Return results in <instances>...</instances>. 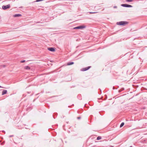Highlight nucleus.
I'll use <instances>...</instances> for the list:
<instances>
[{"label": "nucleus", "mask_w": 147, "mask_h": 147, "mask_svg": "<svg viewBox=\"0 0 147 147\" xmlns=\"http://www.w3.org/2000/svg\"><path fill=\"white\" fill-rule=\"evenodd\" d=\"M133 0H126V1L127 2H131Z\"/></svg>", "instance_id": "2eb2a0df"}, {"label": "nucleus", "mask_w": 147, "mask_h": 147, "mask_svg": "<svg viewBox=\"0 0 147 147\" xmlns=\"http://www.w3.org/2000/svg\"><path fill=\"white\" fill-rule=\"evenodd\" d=\"M124 90V88H121V89L119 90L118 92H120L122 91L123 90Z\"/></svg>", "instance_id": "9b49d317"}, {"label": "nucleus", "mask_w": 147, "mask_h": 147, "mask_svg": "<svg viewBox=\"0 0 147 147\" xmlns=\"http://www.w3.org/2000/svg\"><path fill=\"white\" fill-rule=\"evenodd\" d=\"M7 91L6 90H3V91L2 92V95H3L5 94H6L7 93Z\"/></svg>", "instance_id": "0eeeda50"}, {"label": "nucleus", "mask_w": 147, "mask_h": 147, "mask_svg": "<svg viewBox=\"0 0 147 147\" xmlns=\"http://www.w3.org/2000/svg\"><path fill=\"white\" fill-rule=\"evenodd\" d=\"M113 8H117V7L116 6H114Z\"/></svg>", "instance_id": "a211bd4d"}, {"label": "nucleus", "mask_w": 147, "mask_h": 147, "mask_svg": "<svg viewBox=\"0 0 147 147\" xmlns=\"http://www.w3.org/2000/svg\"><path fill=\"white\" fill-rule=\"evenodd\" d=\"M13 136V135H11V136H9V137H12V136Z\"/></svg>", "instance_id": "6ab92c4d"}, {"label": "nucleus", "mask_w": 147, "mask_h": 147, "mask_svg": "<svg viewBox=\"0 0 147 147\" xmlns=\"http://www.w3.org/2000/svg\"><path fill=\"white\" fill-rule=\"evenodd\" d=\"M81 117H77V118L78 119H81Z\"/></svg>", "instance_id": "f3484780"}, {"label": "nucleus", "mask_w": 147, "mask_h": 147, "mask_svg": "<svg viewBox=\"0 0 147 147\" xmlns=\"http://www.w3.org/2000/svg\"><path fill=\"white\" fill-rule=\"evenodd\" d=\"M101 139V137L100 136H98L97 138V140H99Z\"/></svg>", "instance_id": "ddd939ff"}, {"label": "nucleus", "mask_w": 147, "mask_h": 147, "mask_svg": "<svg viewBox=\"0 0 147 147\" xmlns=\"http://www.w3.org/2000/svg\"><path fill=\"white\" fill-rule=\"evenodd\" d=\"M124 124V122H122L120 126V127H123Z\"/></svg>", "instance_id": "f8f14e48"}, {"label": "nucleus", "mask_w": 147, "mask_h": 147, "mask_svg": "<svg viewBox=\"0 0 147 147\" xmlns=\"http://www.w3.org/2000/svg\"><path fill=\"white\" fill-rule=\"evenodd\" d=\"M24 69H26L29 70L30 69V68L28 66H26L25 67Z\"/></svg>", "instance_id": "9d476101"}, {"label": "nucleus", "mask_w": 147, "mask_h": 147, "mask_svg": "<svg viewBox=\"0 0 147 147\" xmlns=\"http://www.w3.org/2000/svg\"><path fill=\"white\" fill-rule=\"evenodd\" d=\"M89 13L90 14H93V13H97L96 12H89Z\"/></svg>", "instance_id": "4468645a"}, {"label": "nucleus", "mask_w": 147, "mask_h": 147, "mask_svg": "<svg viewBox=\"0 0 147 147\" xmlns=\"http://www.w3.org/2000/svg\"><path fill=\"white\" fill-rule=\"evenodd\" d=\"M3 131V132H4V133H5V131Z\"/></svg>", "instance_id": "4be33fe9"}, {"label": "nucleus", "mask_w": 147, "mask_h": 147, "mask_svg": "<svg viewBox=\"0 0 147 147\" xmlns=\"http://www.w3.org/2000/svg\"><path fill=\"white\" fill-rule=\"evenodd\" d=\"M3 67H5V65H3Z\"/></svg>", "instance_id": "412c9836"}, {"label": "nucleus", "mask_w": 147, "mask_h": 147, "mask_svg": "<svg viewBox=\"0 0 147 147\" xmlns=\"http://www.w3.org/2000/svg\"><path fill=\"white\" fill-rule=\"evenodd\" d=\"M25 61V60H24L21 61V63H24Z\"/></svg>", "instance_id": "dca6fc26"}, {"label": "nucleus", "mask_w": 147, "mask_h": 147, "mask_svg": "<svg viewBox=\"0 0 147 147\" xmlns=\"http://www.w3.org/2000/svg\"><path fill=\"white\" fill-rule=\"evenodd\" d=\"M121 6L123 7H132V6L131 5L123 4L121 5Z\"/></svg>", "instance_id": "20e7f679"}, {"label": "nucleus", "mask_w": 147, "mask_h": 147, "mask_svg": "<svg viewBox=\"0 0 147 147\" xmlns=\"http://www.w3.org/2000/svg\"><path fill=\"white\" fill-rule=\"evenodd\" d=\"M0 88H2V87L0 86Z\"/></svg>", "instance_id": "5701e85b"}, {"label": "nucleus", "mask_w": 147, "mask_h": 147, "mask_svg": "<svg viewBox=\"0 0 147 147\" xmlns=\"http://www.w3.org/2000/svg\"><path fill=\"white\" fill-rule=\"evenodd\" d=\"M10 7V4L7 5H3L2 6V9L3 10H6L7 9H9Z\"/></svg>", "instance_id": "f03ea898"}, {"label": "nucleus", "mask_w": 147, "mask_h": 147, "mask_svg": "<svg viewBox=\"0 0 147 147\" xmlns=\"http://www.w3.org/2000/svg\"><path fill=\"white\" fill-rule=\"evenodd\" d=\"M74 63L73 62H69L67 63V65H70L73 64Z\"/></svg>", "instance_id": "1a4fd4ad"}, {"label": "nucleus", "mask_w": 147, "mask_h": 147, "mask_svg": "<svg viewBox=\"0 0 147 147\" xmlns=\"http://www.w3.org/2000/svg\"><path fill=\"white\" fill-rule=\"evenodd\" d=\"M85 28L86 26H80L74 27V29H81Z\"/></svg>", "instance_id": "7ed1b4c3"}, {"label": "nucleus", "mask_w": 147, "mask_h": 147, "mask_svg": "<svg viewBox=\"0 0 147 147\" xmlns=\"http://www.w3.org/2000/svg\"><path fill=\"white\" fill-rule=\"evenodd\" d=\"M90 67V66H88L86 67L83 68L81 69V70L82 71H85L89 69Z\"/></svg>", "instance_id": "39448f33"}, {"label": "nucleus", "mask_w": 147, "mask_h": 147, "mask_svg": "<svg viewBox=\"0 0 147 147\" xmlns=\"http://www.w3.org/2000/svg\"><path fill=\"white\" fill-rule=\"evenodd\" d=\"M113 90H114V89H115V87H114V86L113 87Z\"/></svg>", "instance_id": "aec40b11"}, {"label": "nucleus", "mask_w": 147, "mask_h": 147, "mask_svg": "<svg viewBox=\"0 0 147 147\" xmlns=\"http://www.w3.org/2000/svg\"><path fill=\"white\" fill-rule=\"evenodd\" d=\"M21 16H22V15L20 14H16L13 16L14 17H18Z\"/></svg>", "instance_id": "6e6552de"}, {"label": "nucleus", "mask_w": 147, "mask_h": 147, "mask_svg": "<svg viewBox=\"0 0 147 147\" xmlns=\"http://www.w3.org/2000/svg\"><path fill=\"white\" fill-rule=\"evenodd\" d=\"M48 49L51 52H54L55 51V49L53 47H49L48 48Z\"/></svg>", "instance_id": "423d86ee"}, {"label": "nucleus", "mask_w": 147, "mask_h": 147, "mask_svg": "<svg viewBox=\"0 0 147 147\" xmlns=\"http://www.w3.org/2000/svg\"><path fill=\"white\" fill-rule=\"evenodd\" d=\"M128 22L126 21H120L119 22H117V24L118 25L120 26H123L125 24H128Z\"/></svg>", "instance_id": "f257e3e1"}]
</instances>
